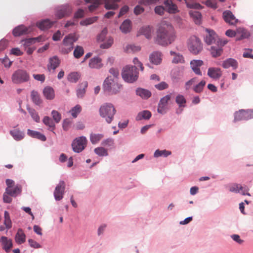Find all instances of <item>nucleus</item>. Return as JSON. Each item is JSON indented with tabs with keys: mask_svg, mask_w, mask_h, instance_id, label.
<instances>
[{
	"mask_svg": "<svg viewBox=\"0 0 253 253\" xmlns=\"http://www.w3.org/2000/svg\"><path fill=\"white\" fill-rule=\"evenodd\" d=\"M153 33V27L149 25H146L142 27L139 31V33L141 35H144L147 39H150L152 38Z\"/></svg>",
	"mask_w": 253,
	"mask_h": 253,
	"instance_id": "16",
	"label": "nucleus"
},
{
	"mask_svg": "<svg viewBox=\"0 0 253 253\" xmlns=\"http://www.w3.org/2000/svg\"><path fill=\"white\" fill-rule=\"evenodd\" d=\"M230 67H232L234 69L238 67V62L235 59L228 58L222 63V67L228 68Z\"/></svg>",
	"mask_w": 253,
	"mask_h": 253,
	"instance_id": "31",
	"label": "nucleus"
},
{
	"mask_svg": "<svg viewBox=\"0 0 253 253\" xmlns=\"http://www.w3.org/2000/svg\"><path fill=\"white\" fill-rule=\"evenodd\" d=\"M155 87L159 90H162L167 88L169 85L166 82H162L158 84H155Z\"/></svg>",
	"mask_w": 253,
	"mask_h": 253,
	"instance_id": "57",
	"label": "nucleus"
},
{
	"mask_svg": "<svg viewBox=\"0 0 253 253\" xmlns=\"http://www.w3.org/2000/svg\"><path fill=\"white\" fill-rule=\"evenodd\" d=\"M9 194L7 193V191L4 193L3 195V201L5 203H10L12 202V198L9 196Z\"/></svg>",
	"mask_w": 253,
	"mask_h": 253,
	"instance_id": "62",
	"label": "nucleus"
},
{
	"mask_svg": "<svg viewBox=\"0 0 253 253\" xmlns=\"http://www.w3.org/2000/svg\"><path fill=\"white\" fill-rule=\"evenodd\" d=\"M104 135L101 133H93L90 134V141L92 144L97 143L103 137Z\"/></svg>",
	"mask_w": 253,
	"mask_h": 253,
	"instance_id": "42",
	"label": "nucleus"
},
{
	"mask_svg": "<svg viewBox=\"0 0 253 253\" xmlns=\"http://www.w3.org/2000/svg\"><path fill=\"white\" fill-rule=\"evenodd\" d=\"M10 134L16 141L21 140L24 137V133L18 129H13L10 130Z\"/></svg>",
	"mask_w": 253,
	"mask_h": 253,
	"instance_id": "37",
	"label": "nucleus"
},
{
	"mask_svg": "<svg viewBox=\"0 0 253 253\" xmlns=\"http://www.w3.org/2000/svg\"><path fill=\"white\" fill-rule=\"evenodd\" d=\"M1 62L4 65V67L6 68H9L12 63V62L10 61L9 58L7 57H5L4 58H3Z\"/></svg>",
	"mask_w": 253,
	"mask_h": 253,
	"instance_id": "64",
	"label": "nucleus"
},
{
	"mask_svg": "<svg viewBox=\"0 0 253 253\" xmlns=\"http://www.w3.org/2000/svg\"><path fill=\"white\" fill-rule=\"evenodd\" d=\"M4 222L3 223L5 226L7 230L10 229L12 227V222L10 219V214L9 212L5 211L4 212Z\"/></svg>",
	"mask_w": 253,
	"mask_h": 253,
	"instance_id": "41",
	"label": "nucleus"
},
{
	"mask_svg": "<svg viewBox=\"0 0 253 253\" xmlns=\"http://www.w3.org/2000/svg\"><path fill=\"white\" fill-rule=\"evenodd\" d=\"M88 65L90 68L100 69L103 66L102 59L98 56L94 57L90 59Z\"/></svg>",
	"mask_w": 253,
	"mask_h": 253,
	"instance_id": "22",
	"label": "nucleus"
},
{
	"mask_svg": "<svg viewBox=\"0 0 253 253\" xmlns=\"http://www.w3.org/2000/svg\"><path fill=\"white\" fill-rule=\"evenodd\" d=\"M22 191L21 186L19 184H17L13 189L11 188H6V191L7 193L9 194L10 196L16 197L18 194H20Z\"/></svg>",
	"mask_w": 253,
	"mask_h": 253,
	"instance_id": "32",
	"label": "nucleus"
},
{
	"mask_svg": "<svg viewBox=\"0 0 253 253\" xmlns=\"http://www.w3.org/2000/svg\"><path fill=\"white\" fill-rule=\"evenodd\" d=\"M94 153L99 157H106L108 156V151L104 147H98L94 149Z\"/></svg>",
	"mask_w": 253,
	"mask_h": 253,
	"instance_id": "43",
	"label": "nucleus"
},
{
	"mask_svg": "<svg viewBox=\"0 0 253 253\" xmlns=\"http://www.w3.org/2000/svg\"><path fill=\"white\" fill-rule=\"evenodd\" d=\"M55 23V21H51L48 19H45L37 22L36 25L41 30H46L50 28Z\"/></svg>",
	"mask_w": 253,
	"mask_h": 253,
	"instance_id": "17",
	"label": "nucleus"
},
{
	"mask_svg": "<svg viewBox=\"0 0 253 253\" xmlns=\"http://www.w3.org/2000/svg\"><path fill=\"white\" fill-rule=\"evenodd\" d=\"M87 86V83L84 82L80 86V87L77 90V95L79 98H82L84 96L85 90V88Z\"/></svg>",
	"mask_w": 253,
	"mask_h": 253,
	"instance_id": "45",
	"label": "nucleus"
},
{
	"mask_svg": "<svg viewBox=\"0 0 253 253\" xmlns=\"http://www.w3.org/2000/svg\"><path fill=\"white\" fill-rule=\"evenodd\" d=\"M78 39L75 34H70L66 36L62 42L63 44L65 46L61 48L62 52L64 54H68L71 52L74 48V43Z\"/></svg>",
	"mask_w": 253,
	"mask_h": 253,
	"instance_id": "8",
	"label": "nucleus"
},
{
	"mask_svg": "<svg viewBox=\"0 0 253 253\" xmlns=\"http://www.w3.org/2000/svg\"><path fill=\"white\" fill-rule=\"evenodd\" d=\"M231 238L239 244H242L244 243V240L240 239V236L237 234L232 235Z\"/></svg>",
	"mask_w": 253,
	"mask_h": 253,
	"instance_id": "63",
	"label": "nucleus"
},
{
	"mask_svg": "<svg viewBox=\"0 0 253 253\" xmlns=\"http://www.w3.org/2000/svg\"><path fill=\"white\" fill-rule=\"evenodd\" d=\"M139 72L136 66L128 65L122 70V76L123 80L127 83H133L137 80Z\"/></svg>",
	"mask_w": 253,
	"mask_h": 253,
	"instance_id": "5",
	"label": "nucleus"
},
{
	"mask_svg": "<svg viewBox=\"0 0 253 253\" xmlns=\"http://www.w3.org/2000/svg\"><path fill=\"white\" fill-rule=\"evenodd\" d=\"M170 99L171 94H167L160 99L159 102V104L160 105H162L167 107L168 103L170 100Z\"/></svg>",
	"mask_w": 253,
	"mask_h": 253,
	"instance_id": "54",
	"label": "nucleus"
},
{
	"mask_svg": "<svg viewBox=\"0 0 253 253\" xmlns=\"http://www.w3.org/2000/svg\"><path fill=\"white\" fill-rule=\"evenodd\" d=\"M15 240L16 243L19 245H21L25 242L26 235L23 232L22 229H18L15 236Z\"/></svg>",
	"mask_w": 253,
	"mask_h": 253,
	"instance_id": "30",
	"label": "nucleus"
},
{
	"mask_svg": "<svg viewBox=\"0 0 253 253\" xmlns=\"http://www.w3.org/2000/svg\"><path fill=\"white\" fill-rule=\"evenodd\" d=\"M253 118V110H241L236 112L234 115V121H239L242 120H248Z\"/></svg>",
	"mask_w": 253,
	"mask_h": 253,
	"instance_id": "11",
	"label": "nucleus"
},
{
	"mask_svg": "<svg viewBox=\"0 0 253 253\" xmlns=\"http://www.w3.org/2000/svg\"><path fill=\"white\" fill-rule=\"evenodd\" d=\"M222 17L225 21L230 25H234L237 22L233 13L229 10H226L222 13Z\"/></svg>",
	"mask_w": 253,
	"mask_h": 253,
	"instance_id": "18",
	"label": "nucleus"
},
{
	"mask_svg": "<svg viewBox=\"0 0 253 253\" xmlns=\"http://www.w3.org/2000/svg\"><path fill=\"white\" fill-rule=\"evenodd\" d=\"M189 14L193 19L196 24H200L202 17L201 13L200 12L191 10L189 11Z\"/></svg>",
	"mask_w": 253,
	"mask_h": 253,
	"instance_id": "39",
	"label": "nucleus"
},
{
	"mask_svg": "<svg viewBox=\"0 0 253 253\" xmlns=\"http://www.w3.org/2000/svg\"><path fill=\"white\" fill-rule=\"evenodd\" d=\"M84 53V48L83 47L77 45L74 51V56L76 58H80Z\"/></svg>",
	"mask_w": 253,
	"mask_h": 253,
	"instance_id": "50",
	"label": "nucleus"
},
{
	"mask_svg": "<svg viewBox=\"0 0 253 253\" xmlns=\"http://www.w3.org/2000/svg\"><path fill=\"white\" fill-rule=\"evenodd\" d=\"M131 28V21L128 19L125 20L120 27V30L124 34L129 33Z\"/></svg>",
	"mask_w": 253,
	"mask_h": 253,
	"instance_id": "23",
	"label": "nucleus"
},
{
	"mask_svg": "<svg viewBox=\"0 0 253 253\" xmlns=\"http://www.w3.org/2000/svg\"><path fill=\"white\" fill-rule=\"evenodd\" d=\"M204 40L208 45H212L211 53L213 57L219 56L221 54V39L212 29L206 28L203 34Z\"/></svg>",
	"mask_w": 253,
	"mask_h": 253,
	"instance_id": "1",
	"label": "nucleus"
},
{
	"mask_svg": "<svg viewBox=\"0 0 253 253\" xmlns=\"http://www.w3.org/2000/svg\"><path fill=\"white\" fill-rule=\"evenodd\" d=\"M121 85L111 77H107L104 81L103 88L110 94H117L119 92Z\"/></svg>",
	"mask_w": 253,
	"mask_h": 253,
	"instance_id": "6",
	"label": "nucleus"
},
{
	"mask_svg": "<svg viewBox=\"0 0 253 253\" xmlns=\"http://www.w3.org/2000/svg\"><path fill=\"white\" fill-rule=\"evenodd\" d=\"M183 76V70L179 68L173 69L171 72V77L175 82H177Z\"/></svg>",
	"mask_w": 253,
	"mask_h": 253,
	"instance_id": "28",
	"label": "nucleus"
},
{
	"mask_svg": "<svg viewBox=\"0 0 253 253\" xmlns=\"http://www.w3.org/2000/svg\"><path fill=\"white\" fill-rule=\"evenodd\" d=\"M80 74L78 72H72L68 75L67 80L71 83H76L80 79Z\"/></svg>",
	"mask_w": 253,
	"mask_h": 253,
	"instance_id": "46",
	"label": "nucleus"
},
{
	"mask_svg": "<svg viewBox=\"0 0 253 253\" xmlns=\"http://www.w3.org/2000/svg\"><path fill=\"white\" fill-rule=\"evenodd\" d=\"M154 10L156 14H158L160 15H163L164 14V11H165L164 5L156 6Z\"/></svg>",
	"mask_w": 253,
	"mask_h": 253,
	"instance_id": "56",
	"label": "nucleus"
},
{
	"mask_svg": "<svg viewBox=\"0 0 253 253\" xmlns=\"http://www.w3.org/2000/svg\"><path fill=\"white\" fill-rule=\"evenodd\" d=\"M175 102L179 108H184L186 106V99L183 95L179 94L175 97Z\"/></svg>",
	"mask_w": 253,
	"mask_h": 253,
	"instance_id": "38",
	"label": "nucleus"
},
{
	"mask_svg": "<svg viewBox=\"0 0 253 253\" xmlns=\"http://www.w3.org/2000/svg\"><path fill=\"white\" fill-rule=\"evenodd\" d=\"M51 116L53 118V121L58 124L59 123L61 120V115L56 110H52L51 111Z\"/></svg>",
	"mask_w": 253,
	"mask_h": 253,
	"instance_id": "52",
	"label": "nucleus"
},
{
	"mask_svg": "<svg viewBox=\"0 0 253 253\" xmlns=\"http://www.w3.org/2000/svg\"><path fill=\"white\" fill-rule=\"evenodd\" d=\"M170 54L173 56V58L172 60L173 63H184L185 62L184 58L182 54L179 53H177L173 51H170Z\"/></svg>",
	"mask_w": 253,
	"mask_h": 253,
	"instance_id": "33",
	"label": "nucleus"
},
{
	"mask_svg": "<svg viewBox=\"0 0 253 253\" xmlns=\"http://www.w3.org/2000/svg\"><path fill=\"white\" fill-rule=\"evenodd\" d=\"M203 64V61L201 60H193L190 61L191 68L193 71L199 76H202V74L200 71V67Z\"/></svg>",
	"mask_w": 253,
	"mask_h": 253,
	"instance_id": "19",
	"label": "nucleus"
},
{
	"mask_svg": "<svg viewBox=\"0 0 253 253\" xmlns=\"http://www.w3.org/2000/svg\"><path fill=\"white\" fill-rule=\"evenodd\" d=\"M175 37L173 30L161 26L157 30L155 42L160 45L166 46L174 41Z\"/></svg>",
	"mask_w": 253,
	"mask_h": 253,
	"instance_id": "2",
	"label": "nucleus"
},
{
	"mask_svg": "<svg viewBox=\"0 0 253 253\" xmlns=\"http://www.w3.org/2000/svg\"><path fill=\"white\" fill-rule=\"evenodd\" d=\"M97 18L98 17L97 16H94L86 18L84 20L81 21L80 22V24L83 26H87L91 24L97 20Z\"/></svg>",
	"mask_w": 253,
	"mask_h": 253,
	"instance_id": "53",
	"label": "nucleus"
},
{
	"mask_svg": "<svg viewBox=\"0 0 253 253\" xmlns=\"http://www.w3.org/2000/svg\"><path fill=\"white\" fill-rule=\"evenodd\" d=\"M133 63L134 64L133 66H136V67L137 68V67H139L140 69V70L141 71H143L144 70V67L143 66L142 63L138 60V59L136 57H135L133 60Z\"/></svg>",
	"mask_w": 253,
	"mask_h": 253,
	"instance_id": "59",
	"label": "nucleus"
},
{
	"mask_svg": "<svg viewBox=\"0 0 253 253\" xmlns=\"http://www.w3.org/2000/svg\"><path fill=\"white\" fill-rule=\"evenodd\" d=\"M152 114L148 110H144L140 112L136 117V121L142 120H149L151 117Z\"/></svg>",
	"mask_w": 253,
	"mask_h": 253,
	"instance_id": "36",
	"label": "nucleus"
},
{
	"mask_svg": "<svg viewBox=\"0 0 253 253\" xmlns=\"http://www.w3.org/2000/svg\"><path fill=\"white\" fill-rule=\"evenodd\" d=\"M121 0H84L86 3H90L91 4L88 6V9L90 11H93L95 10L98 6L104 2L105 7L106 9H116L118 8V4L117 2ZM80 0V2H82Z\"/></svg>",
	"mask_w": 253,
	"mask_h": 253,
	"instance_id": "4",
	"label": "nucleus"
},
{
	"mask_svg": "<svg viewBox=\"0 0 253 253\" xmlns=\"http://www.w3.org/2000/svg\"><path fill=\"white\" fill-rule=\"evenodd\" d=\"M116 112L114 105L111 103H103L99 109L100 116L108 124H111L113 121Z\"/></svg>",
	"mask_w": 253,
	"mask_h": 253,
	"instance_id": "3",
	"label": "nucleus"
},
{
	"mask_svg": "<svg viewBox=\"0 0 253 253\" xmlns=\"http://www.w3.org/2000/svg\"><path fill=\"white\" fill-rule=\"evenodd\" d=\"M228 189L230 192L238 193H240V190L243 189V186L239 184L234 183L228 186Z\"/></svg>",
	"mask_w": 253,
	"mask_h": 253,
	"instance_id": "48",
	"label": "nucleus"
},
{
	"mask_svg": "<svg viewBox=\"0 0 253 253\" xmlns=\"http://www.w3.org/2000/svg\"><path fill=\"white\" fill-rule=\"evenodd\" d=\"M114 144V140L112 138H108L104 139L101 142V145L104 147H112Z\"/></svg>",
	"mask_w": 253,
	"mask_h": 253,
	"instance_id": "55",
	"label": "nucleus"
},
{
	"mask_svg": "<svg viewBox=\"0 0 253 253\" xmlns=\"http://www.w3.org/2000/svg\"><path fill=\"white\" fill-rule=\"evenodd\" d=\"M31 97L33 102L36 105L40 106L42 100L41 98L39 93L37 91L32 90L31 92Z\"/></svg>",
	"mask_w": 253,
	"mask_h": 253,
	"instance_id": "35",
	"label": "nucleus"
},
{
	"mask_svg": "<svg viewBox=\"0 0 253 253\" xmlns=\"http://www.w3.org/2000/svg\"><path fill=\"white\" fill-rule=\"evenodd\" d=\"M30 76L29 73L24 69H18L12 75L11 80L15 84H20L28 82Z\"/></svg>",
	"mask_w": 253,
	"mask_h": 253,
	"instance_id": "7",
	"label": "nucleus"
},
{
	"mask_svg": "<svg viewBox=\"0 0 253 253\" xmlns=\"http://www.w3.org/2000/svg\"><path fill=\"white\" fill-rule=\"evenodd\" d=\"M28 241L30 246L32 248L34 249H39L41 248V245L33 239H30Z\"/></svg>",
	"mask_w": 253,
	"mask_h": 253,
	"instance_id": "58",
	"label": "nucleus"
},
{
	"mask_svg": "<svg viewBox=\"0 0 253 253\" xmlns=\"http://www.w3.org/2000/svg\"><path fill=\"white\" fill-rule=\"evenodd\" d=\"M0 243L1 244L2 248L6 253H9L13 246L12 240L5 236H2L0 237Z\"/></svg>",
	"mask_w": 253,
	"mask_h": 253,
	"instance_id": "15",
	"label": "nucleus"
},
{
	"mask_svg": "<svg viewBox=\"0 0 253 253\" xmlns=\"http://www.w3.org/2000/svg\"><path fill=\"white\" fill-rule=\"evenodd\" d=\"M106 224L104 223L98 227L97 229V235L98 236H100L103 234L106 230Z\"/></svg>",
	"mask_w": 253,
	"mask_h": 253,
	"instance_id": "60",
	"label": "nucleus"
},
{
	"mask_svg": "<svg viewBox=\"0 0 253 253\" xmlns=\"http://www.w3.org/2000/svg\"><path fill=\"white\" fill-rule=\"evenodd\" d=\"M163 4L165 8V11L169 14H176L179 11L177 5L172 0H165Z\"/></svg>",
	"mask_w": 253,
	"mask_h": 253,
	"instance_id": "14",
	"label": "nucleus"
},
{
	"mask_svg": "<svg viewBox=\"0 0 253 253\" xmlns=\"http://www.w3.org/2000/svg\"><path fill=\"white\" fill-rule=\"evenodd\" d=\"M60 64V60L57 56H54L49 59V63L47 64V68L49 70L52 69L54 70L57 68Z\"/></svg>",
	"mask_w": 253,
	"mask_h": 253,
	"instance_id": "26",
	"label": "nucleus"
},
{
	"mask_svg": "<svg viewBox=\"0 0 253 253\" xmlns=\"http://www.w3.org/2000/svg\"><path fill=\"white\" fill-rule=\"evenodd\" d=\"M65 190V183L63 180H60L53 192L54 197L56 201H60L63 198Z\"/></svg>",
	"mask_w": 253,
	"mask_h": 253,
	"instance_id": "12",
	"label": "nucleus"
},
{
	"mask_svg": "<svg viewBox=\"0 0 253 253\" xmlns=\"http://www.w3.org/2000/svg\"><path fill=\"white\" fill-rule=\"evenodd\" d=\"M206 81L204 80L201 81L199 84L195 85L193 87V90L198 93H201L206 85Z\"/></svg>",
	"mask_w": 253,
	"mask_h": 253,
	"instance_id": "51",
	"label": "nucleus"
},
{
	"mask_svg": "<svg viewBox=\"0 0 253 253\" xmlns=\"http://www.w3.org/2000/svg\"><path fill=\"white\" fill-rule=\"evenodd\" d=\"M114 42L113 38L109 37L106 41L100 45V47L102 49H108L110 47Z\"/></svg>",
	"mask_w": 253,
	"mask_h": 253,
	"instance_id": "47",
	"label": "nucleus"
},
{
	"mask_svg": "<svg viewBox=\"0 0 253 253\" xmlns=\"http://www.w3.org/2000/svg\"><path fill=\"white\" fill-rule=\"evenodd\" d=\"M208 76L214 80L218 79L221 75V71L219 68L211 67L208 69Z\"/></svg>",
	"mask_w": 253,
	"mask_h": 253,
	"instance_id": "20",
	"label": "nucleus"
},
{
	"mask_svg": "<svg viewBox=\"0 0 253 253\" xmlns=\"http://www.w3.org/2000/svg\"><path fill=\"white\" fill-rule=\"evenodd\" d=\"M43 123L48 127V130L55 133L54 130L55 128V122L48 116H45L42 120Z\"/></svg>",
	"mask_w": 253,
	"mask_h": 253,
	"instance_id": "29",
	"label": "nucleus"
},
{
	"mask_svg": "<svg viewBox=\"0 0 253 253\" xmlns=\"http://www.w3.org/2000/svg\"><path fill=\"white\" fill-rule=\"evenodd\" d=\"M28 32L27 28L24 25H20L15 27L12 30V34L15 37H19L26 34Z\"/></svg>",
	"mask_w": 253,
	"mask_h": 253,
	"instance_id": "21",
	"label": "nucleus"
},
{
	"mask_svg": "<svg viewBox=\"0 0 253 253\" xmlns=\"http://www.w3.org/2000/svg\"><path fill=\"white\" fill-rule=\"evenodd\" d=\"M27 134L31 137L38 139L42 141H45L46 140V138L44 134L37 131L28 129L27 130Z\"/></svg>",
	"mask_w": 253,
	"mask_h": 253,
	"instance_id": "25",
	"label": "nucleus"
},
{
	"mask_svg": "<svg viewBox=\"0 0 253 253\" xmlns=\"http://www.w3.org/2000/svg\"><path fill=\"white\" fill-rule=\"evenodd\" d=\"M81 106L80 105L77 104L70 110V113H71L73 118H76L77 117L78 114L81 113Z\"/></svg>",
	"mask_w": 253,
	"mask_h": 253,
	"instance_id": "49",
	"label": "nucleus"
},
{
	"mask_svg": "<svg viewBox=\"0 0 253 253\" xmlns=\"http://www.w3.org/2000/svg\"><path fill=\"white\" fill-rule=\"evenodd\" d=\"M144 11V7L140 6L139 5H136L134 8V13L138 15Z\"/></svg>",
	"mask_w": 253,
	"mask_h": 253,
	"instance_id": "61",
	"label": "nucleus"
},
{
	"mask_svg": "<svg viewBox=\"0 0 253 253\" xmlns=\"http://www.w3.org/2000/svg\"><path fill=\"white\" fill-rule=\"evenodd\" d=\"M136 94L144 99H147L151 96L150 91L141 87H138L136 89Z\"/></svg>",
	"mask_w": 253,
	"mask_h": 253,
	"instance_id": "27",
	"label": "nucleus"
},
{
	"mask_svg": "<svg viewBox=\"0 0 253 253\" xmlns=\"http://www.w3.org/2000/svg\"><path fill=\"white\" fill-rule=\"evenodd\" d=\"M43 94L47 100H52L55 97V92L54 89L49 86H45L43 89Z\"/></svg>",
	"mask_w": 253,
	"mask_h": 253,
	"instance_id": "24",
	"label": "nucleus"
},
{
	"mask_svg": "<svg viewBox=\"0 0 253 253\" xmlns=\"http://www.w3.org/2000/svg\"><path fill=\"white\" fill-rule=\"evenodd\" d=\"M161 54L159 52H154L149 56L150 62L155 65L159 64L161 62Z\"/></svg>",
	"mask_w": 253,
	"mask_h": 253,
	"instance_id": "34",
	"label": "nucleus"
},
{
	"mask_svg": "<svg viewBox=\"0 0 253 253\" xmlns=\"http://www.w3.org/2000/svg\"><path fill=\"white\" fill-rule=\"evenodd\" d=\"M171 152L167 150H160L159 149L156 150L154 154L155 158H158L159 157H167L170 155Z\"/></svg>",
	"mask_w": 253,
	"mask_h": 253,
	"instance_id": "44",
	"label": "nucleus"
},
{
	"mask_svg": "<svg viewBox=\"0 0 253 253\" xmlns=\"http://www.w3.org/2000/svg\"><path fill=\"white\" fill-rule=\"evenodd\" d=\"M72 12L71 6L65 4L58 7L55 12V15L58 19H61L65 16L69 15Z\"/></svg>",
	"mask_w": 253,
	"mask_h": 253,
	"instance_id": "13",
	"label": "nucleus"
},
{
	"mask_svg": "<svg viewBox=\"0 0 253 253\" xmlns=\"http://www.w3.org/2000/svg\"><path fill=\"white\" fill-rule=\"evenodd\" d=\"M27 110L32 118L36 122L39 123L40 121V118L37 112L34 109L30 107L29 106H27Z\"/></svg>",
	"mask_w": 253,
	"mask_h": 253,
	"instance_id": "40",
	"label": "nucleus"
},
{
	"mask_svg": "<svg viewBox=\"0 0 253 253\" xmlns=\"http://www.w3.org/2000/svg\"><path fill=\"white\" fill-rule=\"evenodd\" d=\"M87 142V139L84 136L76 137L73 140L71 144L73 151L77 153L82 152L86 147Z\"/></svg>",
	"mask_w": 253,
	"mask_h": 253,
	"instance_id": "10",
	"label": "nucleus"
},
{
	"mask_svg": "<svg viewBox=\"0 0 253 253\" xmlns=\"http://www.w3.org/2000/svg\"><path fill=\"white\" fill-rule=\"evenodd\" d=\"M189 50L194 54H198L203 48L200 40L195 36H191L188 42Z\"/></svg>",
	"mask_w": 253,
	"mask_h": 253,
	"instance_id": "9",
	"label": "nucleus"
}]
</instances>
